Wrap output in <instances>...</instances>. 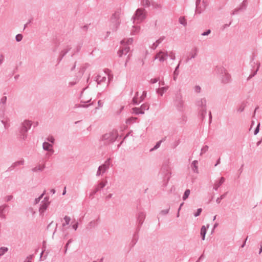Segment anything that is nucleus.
<instances>
[{"mask_svg": "<svg viewBox=\"0 0 262 262\" xmlns=\"http://www.w3.org/2000/svg\"><path fill=\"white\" fill-rule=\"evenodd\" d=\"M118 133L117 130H113L111 132L102 135L100 142L102 146H108L114 143L118 137Z\"/></svg>", "mask_w": 262, "mask_h": 262, "instance_id": "1", "label": "nucleus"}, {"mask_svg": "<svg viewBox=\"0 0 262 262\" xmlns=\"http://www.w3.org/2000/svg\"><path fill=\"white\" fill-rule=\"evenodd\" d=\"M32 126L31 121L25 120L20 124L18 128V136L20 139L25 140L27 138L28 131L30 129Z\"/></svg>", "mask_w": 262, "mask_h": 262, "instance_id": "2", "label": "nucleus"}, {"mask_svg": "<svg viewBox=\"0 0 262 262\" xmlns=\"http://www.w3.org/2000/svg\"><path fill=\"white\" fill-rule=\"evenodd\" d=\"M173 105L179 112H183L184 110L185 103L183 99L182 94L178 91L173 98Z\"/></svg>", "mask_w": 262, "mask_h": 262, "instance_id": "3", "label": "nucleus"}, {"mask_svg": "<svg viewBox=\"0 0 262 262\" xmlns=\"http://www.w3.org/2000/svg\"><path fill=\"white\" fill-rule=\"evenodd\" d=\"M215 72L220 74L222 78V82L224 83H227L231 80V76L229 73L227 72L226 69L223 67H216Z\"/></svg>", "mask_w": 262, "mask_h": 262, "instance_id": "4", "label": "nucleus"}, {"mask_svg": "<svg viewBox=\"0 0 262 262\" xmlns=\"http://www.w3.org/2000/svg\"><path fill=\"white\" fill-rule=\"evenodd\" d=\"M121 12L120 10H117L112 15L111 18L113 29L116 31L120 24V16Z\"/></svg>", "mask_w": 262, "mask_h": 262, "instance_id": "5", "label": "nucleus"}, {"mask_svg": "<svg viewBox=\"0 0 262 262\" xmlns=\"http://www.w3.org/2000/svg\"><path fill=\"white\" fill-rule=\"evenodd\" d=\"M160 172L164 176V180L166 181L165 184V185H166L170 178L171 174L169 166L168 164H164L161 169Z\"/></svg>", "mask_w": 262, "mask_h": 262, "instance_id": "6", "label": "nucleus"}, {"mask_svg": "<svg viewBox=\"0 0 262 262\" xmlns=\"http://www.w3.org/2000/svg\"><path fill=\"white\" fill-rule=\"evenodd\" d=\"M250 63L251 66L252 68V69H251L252 72L247 78V81L249 80L257 74V72L259 70L260 67V63L259 62H254L253 57L252 58Z\"/></svg>", "mask_w": 262, "mask_h": 262, "instance_id": "7", "label": "nucleus"}, {"mask_svg": "<svg viewBox=\"0 0 262 262\" xmlns=\"http://www.w3.org/2000/svg\"><path fill=\"white\" fill-rule=\"evenodd\" d=\"M146 11L145 9H138L134 16L133 19L134 20H138L140 21H143L146 18Z\"/></svg>", "mask_w": 262, "mask_h": 262, "instance_id": "8", "label": "nucleus"}, {"mask_svg": "<svg viewBox=\"0 0 262 262\" xmlns=\"http://www.w3.org/2000/svg\"><path fill=\"white\" fill-rule=\"evenodd\" d=\"M149 108V104L148 103H145L141 105L140 107H134L132 110L133 113L136 115L143 114L145 111L148 110Z\"/></svg>", "mask_w": 262, "mask_h": 262, "instance_id": "9", "label": "nucleus"}, {"mask_svg": "<svg viewBox=\"0 0 262 262\" xmlns=\"http://www.w3.org/2000/svg\"><path fill=\"white\" fill-rule=\"evenodd\" d=\"M106 183L107 181H105V182H100L97 185L95 186L94 189L90 192L89 198L92 199L93 198V196L99 190L103 189L105 186Z\"/></svg>", "mask_w": 262, "mask_h": 262, "instance_id": "10", "label": "nucleus"}, {"mask_svg": "<svg viewBox=\"0 0 262 262\" xmlns=\"http://www.w3.org/2000/svg\"><path fill=\"white\" fill-rule=\"evenodd\" d=\"M168 56V54L167 52H164L161 51L155 55L154 59L155 60L159 58L160 62H163L167 59Z\"/></svg>", "mask_w": 262, "mask_h": 262, "instance_id": "11", "label": "nucleus"}, {"mask_svg": "<svg viewBox=\"0 0 262 262\" xmlns=\"http://www.w3.org/2000/svg\"><path fill=\"white\" fill-rule=\"evenodd\" d=\"M9 206L7 204H3L0 206V217L2 219L6 218V213L8 212Z\"/></svg>", "mask_w": 262, "mask_h": 262, "instance_id": "12", "label": "nucleus"}, {"mask_svg": "<svg viewBox=\"0 0 262 262\" xmlns=\"http://www.w3.org/2000/svg\"><path fill=\"white\" fill-rule=\"evenodd\" d=\"M206 100L205 98L198 99L196 101L195 105L199 107V109H204L206 108Z\"/></svg>", "mask_w": 262, "mask_h": 262, "instance_id": "13", "label": "nucleus"}, {"mask_svg": "<svg viewBox=\"0 0 262 262\" xmlns=\"http://www.w3.org/2000/svg\"><path fill=\"white\" fill-rule=\"evenodd\" d=\"M42 148L45 151L51 152V155L54 152L53 145L49 142H44L42 144Z\"/></svg>", "mask_w": 262, "mask_h": 262, "instance_id": "14", "label": "nucleus"}, {"mask_svg": "<svg viewBox=\"0 0 262 262\" xmlns=\"http://www.w3.org/2000/svg\"><path fill=\"white\" fill-rule=\"evenodd\" d=\"M50 205V203H42L41 202L40 207L39 208V212L40 216H43L44 212L47 210Z\"/></svg>", "mask_w": 262, "mask_h": 262, "instance_id": "15", "label": "nucleus"}, {"mask_svg": "<svg viewBox=\"0 0 262 262\" xmlns=\"http://www.w3.org/2000/svg\"><path fill=\"white\" fill-rule=\"evenodd\" d=\"M110 161L111 159L108 158L105 161V162L103 164L99 166V167H101L100 168L102 170V173H104L110 168L111 164Z\"/></svg>", "mask_w": 262, "mask_h": 262, "instance_id": "16", "label": "nucleus"}, {"mask_svg": "<svg viewBox=\"0 0 262 262\" xmlns=\"http://www.w3.org/2000/svg\"><path fill=\"white\" fill-rule=\"evenodd\" d=\"M198 54V50L197 48H195L193 50H192L189 53V56L187 57L185 59V62L187 63L189 62L190 60H191L192 58H194Z\"/></svg>", "mask_w": 262, "mask_h": 262, "instance_id": "17", "label": "nucleus"}, {"mask_svg": "<svg viewBox=\"0 0 262 262\" xmlns=\"http://www.w3.org/2000/svg\"><path fill=\"white\" fill-rule=\"evenodd\" d=\"M201 3V0H196L195 3L196 8H195V12L198 13H201V12L205 9L206 4L203 1V7L202 8L201 6H200Z\"/></svg>", "mask_w": 262, "mask_h": 262, "instance_id": "18", "label": "nucleus"}, {"mask_svg": "<svg viewBox=\"0 0 262 262\" xmlns=\"http://www.w3.org/2000/svg\"><path fill=\"white\" fill-rule=\"evenodd\" d=\"M71 49V47L70 46H67L66 49L62 50L60 53L58 60L59 62L62 59L63 57L69 52V51Z\"/></svg>", "mask_w": 262, "mask_h": 262, "instance_id": "19", "label": "nucleus"}, {"mask_svg": "<svg viewBox=\"0 0 262 262\" xmlns=\"http://www.w3.org/2000/svg\"><path fill=\"white\" fill-rule=\"evenodd\" d=\"M24 163H25V161L24 159H22L21 160H19V161H16L14 163H13L11 166L10 167H9L8 168V171H11L14 168H15V167H16L17 166H18L19 165H23L24 164Z\"/></svg>", "mask_w": 262, "mask_h": 262, "instance_id": "20", "label": "nucleus"}, {"mask_svg": "<svg viewBox=\"0 0 262 262\" xmlns=\"http://www.w3.org/2000/svg\"><path fill=\"white\" fill-rule=\"evenodd\" d=\"M145 217V214L143 212H140L138 215V221L139 227H141L143 223Z\"/></svg>", "mask_w": 262, "mask_h": 262, "instance_id": "21", "label": "nucleus"}, {"mask_svg": "<svg viewBox=\"0 0 262 262\" xmlns=\"http://www.w3.org/2000/svg\"><path fill=\"white\" fill-rule=\"evenodd\" d=\"M225 181V179L224 177H221L219 181L215 182L213 189L217 190L218 188L224 183Z\"/></svg>", "mask_w": 262, "mask_h": 262, "instance_id": "22", "label": "nucleus"}, {"mask_svg": "<svg viewBox=\"0 0 262 262\" xmlns=\"http://www.w3.org/2000/svg\"><path fill=\"white\" fill-rule=\"evenodd\" d=\"M95 81L97 82L98 84H100L102 82H105L106 80L105 76L102 77L100 75H98L95 78Z\"/></svg>", "mask_w": 262, "mask_h": 262, "instance_id": "23", "label": "nucleus"}, {"mask_svg": "<svg viewBox=\"0 0 262 262\" xmlns=\"http://www.w3.org/2000/svg\"><path fill=\"white\" fill-rule=\"evenodd\" d=\"M99 221L100 219L98 217L96 220L90 222L88 224V226L90 227V228H95L98 225Z\"/></svg>", "mask_w": 262, "mask_h": 262, "instance_id": "24", "label": "nucleus"}, {"mask_svg": "<svg viewBox=\"0 0 262 262\" xmlns=\"http://www.w3.org/2000/svg\"><path fill=\"white\" fill-rule=\"evenodd\" d=\"M198 163V162L197 160H194L192 162L191 165V167L192 171L194 172H195V173H197L199 172L198 167V166H197Z\"/></svg>", "mask_w": 262, "mask_h": 262, "instance_id": "25", "label": "nucleus"}, {"mask_svg": "<svg viewBox=\"0 0 262 262\" xmlns=\"http://www.w3.org/2000/svg\"><path fill=\"white\" fill-rule=\"evenodd\" d=\"M7 98L6 96H3L0 100V105L1 106V109L4 111L5 110V105L6 103Z\"/></svg>", "mask_w": 262, "mask_h": 262, "instance_id": "26", "label": "nucleus"}, {"mask_svg": "<svg viewBox=\"0 0 262 262\" xmlns=\"http://www.w3.org/2000/svg\"><path fill=\"white\" fill-rule=\"evenodd\" d=\"M207 114V108L200 109L199 110V115L202 120H203L205 118Z\"/></svg>", "mask_w": 262, "mask_h": 262, "instance_id": "27", "label": "nucleus"}, {"mask_svg": "<svg viewBox=\"0 0 262 262\" xmlns=\"http://www.w3.org/2000/svg\"><path fill=\"white\" fill-rule=\"evenodd\" d=\"M166 139V137H165L162 139H161V140H160L159 141L157 142L156 144L154 146V147L153 148H152L150 150V151H153V150H155L158 149L160 146L161 143H162L163 142L165 141Z\"/></svg>", "mask_w": 262, "mask_h": 262, "instance_id": "28", "label": "nucleus"}, {"mask_svg": "<svg viewBox=\"0 0 262 262\" xmlns=\"http://www.w3.org/2000/svg\"><path fill=\"white\" fill-rule=\"evenodd\" d=\"M207 232V229L205 226H203L201 228L200 234L202 237V239L204 240L205 238V235Z\"/></svg>", "mask_w": 262, "mask_h": 262, "instance_id": "29", "label": "nucleus"}, {"mask_svg": "<svg viewBox=\"0 0 262 262\" xmlns=\"http://www.w3.org/2000/svg\"><path fill=\"white\" fill-rule=\"evenodd\" d=\"M247 0H244L243 2L242 3V4L240 5L239 7H238L239 10H241V11H244L247 8Z\"/></svg>", "mask_w": 262, "mask_h": 262, "instance_id": "30", "label": "nucleus"}, {"mask_svg": "<svg viewBox=\"0 0 262 262\" xmlns=\"http://www.w3.org/2000/svg\"><path fill=\"white\" fill-rule=\"evenodd\" d=\"M180 61L179 62V64L176 67V68H175V70H174V71L173 72V79L175 81L177 80V77H178V75L179 74V71L178 69H179V67H180Z\"/></svg>", "mask_w": 262, "mask_h": 262, "instance_id": "31", "label": "nucleus"}, {"mask_svg": "<svg viewBox=\"0 0 262 262\" xmlns=\"http://www.w3.org/2000/svg\"><path fill=\"white\" fill-rule=\"evenodd\" d=\"M45 168V165H39L38 167H35L32 169L33 172H37L38 171H42Z\"/></svg>", "mask_w": 262, "mask_h": 262, "instance_id": "32", "label": "nucleus"}, {"mask_svg": "<svg viewBox=\"0 0 262 262\" xmlns=\"http://www.w3.org/2000/svg\"><path fill=\"white\" fill-rule=\"evenodd\" d=\"M46 194V190H44L43 193L38 198H35L34 201V205L37 204L40 201V200L43 198L44 195Z\"/></svg>", "mask_w": 262, "mask_h": 262, "instance_id": "33", "label": "nucleus"}, {"mask_svg": "<svg viewBox=\"0 0 262 262\" xmlns=\"http://www.w3.org/2000/svg\"><path fill=\"white\" fill-rule=\"evenodd\" d=\"M179 22L184 26H187V21L184 16H181L179 19Z\"/></svg>", "mask_w": 262, "mask_h": 262, "instance_id": "34", "label": "nucleus"}, {"mask_svg": "<svg viewBox=\"0 0 262 262\" xmlns=\"http://www.w3.org/2000/svg\"><path fill=\"white\" fill-rule=\"evenodd\" d=\"M167 88L166 87H162L159 88L157 91V93H159L161 96H163V94L166 91Z\"/></svg>", "mask_w": 262, "mask_h": 262, "instance_id": "35", "label": "nucleus"}, {"mask_svg": "<svg viewBox=\"0 0 262 262\" xmlns=\"http://www.w3.org/2000/svg\"><path fill=\"white\" fill-rule=\"evenodd\" d=\"M8 251L7 247H2L0 248V256H3Z\"/></svg>", "mask_w": 262, "mask_h": 262, "instance_id": "36", "label": "nucleus"}, {"mask_svg": "<svg viewBox=\"0 0 262 262\" xmlns=\"http://www.w3.org/2000/svg\"><path fill=\"white\" fill-rule=\"evenodd\" d=\"M64 220L65 221V223L62 224V227H64L66 225H68L70 224L71 218L70 216L66 215L64 217Z\"/></svg>", "mask_w": 262, "mask_h": 262, "instance_id": "37", "label": "nucleus"}, {"mask_svg": "<svg viewBox=\"0 0 262 262\" xmlns=\"http://www.w3.org/2000/svg\"><path fill=\"white\" fill-rule=\"evenodd\" d=\"M190 193V191L189 189H186L185 191L184 192V193L183 196V200H186L189 196Z\"/></svg>", "mask_w": 262, "mask_h": 262, "instance_id": "38", "label": "nucleus"}, {"mask_svg": "<svg viewBox=\"0 0 262 262\" xmlns=\"http://www.w3.org/2000/svg\"><path fill=\"white\" fill-rule=\"evenodd\" d=\"M142 5L143 7L147 8L150 6V2L148 0H142Z\"/></svg>", "mask_w": 262, "mask_h": 262, "instance_id": "39", "label": "nucleus"}, {"mask_svg": "<svg viewBox=\"0 0 262 262\" xmlns=\"http://www.w3.org/2000/svg\"><path fill=\"white\" fill-rule=\"evenodd\" d=\"M27 212L28 215H29V214H31L32 216H33L36 213L32 207L28 208L27 210Z\"/></svg>", "mask_w": 262, "mask_h": 262, "instance_id": "40", "label": "nucleus"}, {"mask_svg": "<svg viewBox=\"0 0 262 262\" xmlns=\"http://www.w3.org/2000/svg\"><path fill=\"white\" fill-rule=\"evenodd\" d=\"M227 193H228L227 192H225V193H224V194H223L222 195H221L220 196V197L217 198V199L216 200V202L217 204H220V202H221V200H223V199H224V198L226 197V195H227Z\"/></svg>", "mask_w": 262, "mask_h": 262, "instance_id": "41", "label": "nucleus"}, {"mask_svg": "<svg viewBox=\"0 0 262 262\" xmlns=\"http://www.w3.org/2000/svg\"><path fill=\"white\" fill-rule=\"evenodd\" d=\"M136 119H137V118L130 117L126 120V124H130L133 123V122H135Z\"/></svg>", "mask_w": 262, "mask_h": 262, "instance_id": "42", "label": "nucleus"}, {"mask_svg": "<svg viewBox=\"0 0 262 262\" xmlns=\"http://www.w3.org/2000/svg\"><path fill=\"white\" fill-rule=\"evenodd\" d=\"M138 239L137 237L133 238L129 245L130 246L131 248H133L136 244L137 243Z\"/></svg>", "mask_w": 262, "mask_h": 262, "instance_id": "43", "label": "nucleus"}, {"mask_svg": "<svg viewBox=\"0 0 262 262\" xmlns=\"http://www.w3.org/2000/svg\"><path fill=\"white\" fill-rule=\"evenodd\" d=\"M82 45V43H79L77 46V47L76 48V49H75L76 51H75L74 52V53L72 55V56H73L76 53H77V52L80 51V49L81 48Z\"/></svg>", "mask_w": 262, "mask_h": 262, "instance_id": "44", "label": "nucleus"}, {"mask_svg": "<svg viewBox=\"0 0 262 262\" xmlns=\"http://www.w3.org/2000/svg\"><path fill=\"white\" fill-rule=\"evenodd\" d=\"M23 38V36L21 34H18L15 36L16 41L17 42L20 41Z\"/></svg>", "mask_w": 262, "mask_h": 262, "instance_id": "45", "label": "nucleus"}, {"mask_svg": "<svg viewBox=\"0 0 262 262\" xmlns=\"http://www.w3.org/2000/svg\"><path fill=\"white\" fill-rule=\"evenodd\" d=\"M122 50H123V52L124 53V55H126L130 50V48L128 46H125L122 48Z\"/></svg>", "mask_w": 262, "mask_h": 262, "instance_id": "46", "label": "nucleus"}, {"mask_svg": "<svg viewBox=\"0 0 262 262\" xmlns=\"http://www.w3.org/2000/svg\"><path fill=\"white\" fill-rule=\"evenodd\" d=\"M170 209V207H169L167 209H164L160 211V214L162 215H166L169 212Z\"/></svg>", "mask_w": 262, "mask_h": 262, "instance_id": "47", "label": "nucleus"}, {"mask_svg": "<svg viewBox=\"0 0 262 262\" xmlns=\"http://www.w3.org/2000/svg\"><path fill=\"white\" fill-rule=\"evenodd\" d=\"M208 146L207 145L204 146L201 149V155L205 153L208 150Z\"/></svg>", "mask_w": 262, "mask_h": 262, "instance_id": "48", "label": "nucleus"}, {"mask_svg": "<svg viewBox=\"0 0 262 262\" xmlns=\"http://www.w3.org/2000/svg\"><path fill=\"white\" fill-rule=\"evenodd\" d=\"M132 102L134 105H138L141 102L140 100H138V98L134 97L132 100Z\"/></svg>", "mask_w": 262, "mask_h": 262, "instance_id": "49", "label": "nucleus"}, {"mask_svg": "<svg viewBox=\"0 0 262 262\" xmlns=\"http://www.w3.org/2000/svg\"><path fill=\"white\" fill-rule=\"evenodd\" d=\"M46 140L49 142H51V143H54V142H55V139L54 138L53 136H49L47 139Z\"/></svg>", "mask_w": 262, "mask_h": 262, "instance_id": "50", "label": "nucleus"}, {"mask_svg": "<svg viewBox=\"0 0 262 262\" xmlns=\"http://www.w3.org/2000/svg\"><path fill=\"white\" fill-rule=\"evenodd\" d=\"M246 105L244 103H242L237 109L238 112H242L244 111Z\"/></svg>", "mask_w": 262, "mask_h": 262, "instance_id": "51", "label": "nucleus"}, {"mask_svg": "<svg viewBox=\"0 0 262 262\" xmlns=\"http://www.w3.org/2000/svg\"><path fill=\"white\" fill-rule=\"evenodd\" d=\"M140 227H138L137 228L136 232H135V233L133 235V238L137 237L138 238V239H139L138 233H139V231L140 230Z\"/></svg>", "mask_w": 262, "mask_h": 262, "instance_id": "52", "label": "nucleus"}, {"mask_svg": "<svg viewBox=\"0 0 262 262\" xmlns=\"http://www.w3.org/2000/svg\"><path fill=\"white\" fill-rule=\"evenodd\" d=\"M146 94H147V93L146 91L143 92L142 95L140 97V98H139L140 102H142L144 100V99H145V98L146 96Z\"/></svg>", "mask_w": 262, "mask_h": 262, "instance_id": "53", "label": "nucleus"}, {"mask_svg": "<svg viewBox=\"0 0 262 262\" xmlns=\"http://www.w3.org/2000/svg\"><path fill=\"white\" fill-rule=\"evenodd\" d=\"M33 256V255H30L28 256L24 262H32Z\"/></svg>", "mask_w": 262, "mask_h": 262, "instance_id": "54", "label": "nucleus"}, {"mask_svg": "<svg viewBox=\"0 0 262 262\" xmlns=\"http://www.w3.org/2000/svg\"><path fill=\"white\" fill-rule=\"evenodd\" d=\"M259 126H260V123H259L257 124L256 127L255 128V130L254 131V135H257L258 133V132L259 131Z\"/></svg>", "mask_w": 262, "mask_h": 262, "instance_id": "55", "label": "nucleus"}, {"mask_svg": "<svg viewBox=\"0 0 262 262\" xmlns=\"http://www.w3.org/2000/svg\"><path fill=\"white\" fill-rule=\"evenodd\" d=\"M202 211V208L198 209L196 212L194 214V216L195 217H197V216H199L200 215Z\"/></svg>", "mask_w": 262, "mask_h": 262, "instance_id": "56", "label": "nucleus"}, {"mask_svg": "<svg viewBox=\"0 0 262 262\" xmlns=\"http://www.w3.org/2000/svg\"><path fill=\"white\" fill-rule=\"evenodd\" d=\"M5 60V57L2 54H0V66L2 65Z\"/></svg>", "mask_w": 262, "mask_h": 262, "instance_id": "57", "label": "nucleus"}, {"mask_svg": "<svg viewBox=\"0 0 262 262\" xmlns=\"http://www.w3.org/2000/svg\"><path fill=\"white\" fill-rule=\"evenodd\" d=\"M210 33H211V30L210 29H208V30H206V31L203 32L201 34V35H202V36L208 35Z\"/></svg>", "mask_w": 262, "mask_h": 262, "instance_id": "58", "label": "nucleus"}, {"mask_svg": "<svg viewBox=\"0 0 262 262\" xmlns=\"http://www.w3.org/2000/svg\"><path fill=\"white\" fill-rule=\"evenodd\" d=\"M201 90V88L199 85H196L194 87V91L196 93H200Z\"/></svg>", "mask_w": 262, "mask_h": 262, "instance_id": "59", "label": "nucleus"}, {"mask_svg": "<svg viewBox=\"0 0 262 262\" xmlns=\"http://www.w3.org/2000/svg\"><path fill=\"white\" fill-rule=\"evenodd\" d=\"M168 56H169L170 59L172 60H174L176 58L174 54L172 52L169 53V54H168Z\"/></svg>", "mask_w": 262, "mask_h": 262, "instance_id": "60", "label": "nucleus"}, {"mask_svg": "<svg viewBox=\"0 0 262 262\" xmlns=\"http://www.w3.org/2000/svg\"><path fill=\"white\" fill-rule=\"evenodd\" d=\"M239 12H241V10H239L238 8H237L234 10V11L231 13V15H233L237 14Z\"/></svg>", "mask_w": 262, "mask_h": 262, "instance_id": "61", "label": "nucleus"}, {"mask_svg": "<svg viewBox=\"0 0 262 262\" xmlns=\"http://www.w3.org/2000/svg\"><path fill=\"white\" fill-rule=\"evenodd\" d=\"M101 167H98V170H97V171L96 172V176H100L101 174H102L103 173H102V170L100 168Z\"/></svg>", "mask_w": 262, "mask_h": 262, "instance_id": "62", "label": "nucleus"}, {"mask_svg": "<svg viewBox=\"0 0 262 262\" xmlns=\"http://www.w3.org/2000/svg\"><path fill=\"white\" fill-rule=\"evenodd\" d=\"M118 54L119 57H121L123 54H124L123 50L122 49H120V50L118 51Z\"/></svg>", "mask_w": 262, "mask_h": 262, "instance_id": "63", "label": "nucleus"}, {"mask_svg": "<svg viewBox=\"0 0 262 262\" xmlns=\"http://www.w3.org/2000/svg\"><path fill=\"white\" fill-rule=\"evenodd\" d=\"M165 38V37L164 36H162V37H161L159 39H158V40H156V43H157V44H160Z\"/></svg>", "mask_w": 262, "mask_h": 262, "instance_id": "64", "label": "nucleus"}]
</instances>
